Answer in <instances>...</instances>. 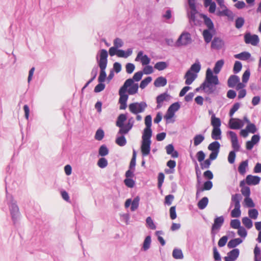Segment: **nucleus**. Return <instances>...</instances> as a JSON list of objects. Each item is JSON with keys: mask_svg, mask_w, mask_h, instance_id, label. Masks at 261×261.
<instances>
[{"mask_svg": "<svg viewBox=\"0 0 261 261\" xmlns=\"http://www.w3.org/2000/svg\"><path fill=\"white\" fill-rule=\"evenodd\" d=\"M146 226L152 230L156 229V225H155L153 220L150 217H148L146 219Z\"/></svg>", "mask_w": 261, "mask_h": 261, "instance_id": "ea45409f", "label": "nucleus"}, {"mask_svg": "<svg viewBox=\"0 0 261 261\" xmlns=\"http://www.w3.org/2000/svg\"><path fill=\"white\" fill-rule=\"evenodd\" d=\"M244 23V19L242 17L238 18L236 20V27L240 29L243 25Z\"/></svg>", "mask_w": 261, "mask_h": 261, "instance_id": "69168bd1", "label": "nucleus"}, {"mask_svg": "<svg viewBox=\"0 0 261 261\" xmlns=\"http://www.w3.org/2000/svg\"><path fill=\"white\" fill-rule=\"evenodd\" d=\"M211 124L213 126L212 138L214 140L221 139V130L220 126L221 121L220 119L216 117L215 115L213 114L211 117Z\"/></svg>", "mask_w": 261, "mask_h": 261, "instance_id": "f03ea898", "label": "nucleus"}, {"mask_svg": "<svg viewBox=\"0 0 261 261\" xmlns=\"http://www.w3.org/2000/svg\"><path fill=\"white\" fill-rule=\"evenodd\" d=\"M142 76L143 72L142 71H138L134 74L133 78L131 79L133 80V83H134V81L139 82L142 79Z\"/></svg>", "mask_w": 261, "mask_h": 261, "instance_id": "4d7b16f0", "label": "nucleus"}, {"mask_svg": "<svg viewBox=\"0 0 261 261\" xmlns=\"http://www.w3.org/2000/svg\"><path fill=\"white\" fill-rule=\"evenodd\" d=\"M140 198L139 196H136L133 201H132L131 211H134L137 210L139 206Z\"/></svg>", "mask_w": 261, "mask_h": 261, "instance_id": "79ce46f5", "label": "nucleus"}, {"mask_svg": "<svg viewBox=\"0 0 261 261\" xmlns=\"http://www.w3.org/2000/svg\"><path fill=\"white\" fill-rule=\"evenodd\" d=\"M167 80L163 76L158 77L154 82V85L156 87H164L166 85Z\"/></svg>", "mask_w": 261, "mask_h": 261, "instance_id": "a878e982", "label": "nucleus"}, {"mask_svg": "<svg viewBox=\"0 0 261 261\" xmlns=\"http://www.w3.org/2000/svg\"><path fill=\"white\" fill-rule=\"evenodd\" d=\"M204 5L205 7L210 6L208 11L210 13H213L215 12L216 5L212 0H204Z\"/></svg>", "mask_w": 261, "mask_h": 261, "instance_id": "bb28decb", "label": "nucleus"}, {"mask_svg": "<svg viewBox=\"0 0 261 261\" xmlns=\"http://www.w3.org/2000/svg\"><path fill=\"white\" fill-rule=\"evenodd\" d=\"M201 69V65L199 62H195L194 64H192L190 68L188 70L190 72L195 73L196 75H197L198 73L200 71Z\"/></svg>", "mask_w": 261, "mask_h": 261, "instance_id": "c756f323", "label": "nucleus"}, {"mask_svg": "<svg viewBox=\"0 0 261 261\" xmlns=\"http://www.w3.org/2000/svg\"><path fill=\"white\" fill-rule=\"evenodd\" d=\"M204 136L201 134L196 135L193 138L194 145L198 146L204 140Z\"/></svg>", "mask_w": 261, "mask_h": 261, "instance_id": "e433bc0d", "label": "nucleus"}, {"mask_svg": "<svg viewBox=\"0 0 261 261\" xmlns=\"http://www.w3.org/2000/svg\"><path fill=\"white\" fill-rule=\"evenodd\" d=\"M191 42V35L188 32H183L175 42V46L176 47L186 46L190 44Z\"/></svg>", "mask_w": 261, "mask_h": 261, "instance_id": "423d86ee", "label": "nucleus"}, {"mask_svg": "<svg viewBox=\"0 0 261 261\" xmlns=\"http://www.w3.org/2000/svg\"><path fill=\"white\" fill-rule=\"evenodd\" d=\"M205 81L213 83L214 85H218L219 83L218 76L213 74L212 70L210 68L206 70Z\"/></svg>", "mask_w": 261, "mask_h": 261, "instance_id": "9d476101", "label": "nucleus"}, {"mask_svg": "<svg viewBox=\"0 0 261 261\" xmlns=\"http://www.w3.org/2000/svg\"><path fill=\"white\" fill-rule=\"evenodd\" d=\"M197 77V75H196L195 73H192L188 70L184 76L185 84L188 85H191Z\"/></svg>", "mask_w": 261, "mask_h": 261, "instance_id": "5701e85b", "label": "nucleus"}, {"mask_svg": "<svg viewBox=\"0 0 261 261\" xmlns=\"http://www.w3.org/2000/svg\"><path fill=\"white\" fill-rule=\"evenodd\" d=\"M213 85V83L204 81L201 85V87L205 93L209 94L213 93L215 90V88Z\"/></svg>", "mask_w": 261, "mask_h": 261, "instance_id": "4be33fe9", "label": "nucleus"}, {"mask_svg": "<svg viewBox=\"0 0 261 261\" xmlns=\"http://www.w3.org/2000/svg\"><path fill=\"white\" fill-rule=\"evenodd\" d=\"M133 54L132 48H127L126 50L118 49L115 51L114 56L116 55L119 58H127Z\"/></svg>", "mask_w": 261, "mask_h": 261, "instance_id": "f3484780", "label": "nucleus"}, {"mask_svg": "<svg viewBox=\"0 0 261 261\" xmlns=\"http://www.w3.org/2000/svg\"><path fill=\"white\" fill-rule=\"evenodd\" d=\"M250 57V54L247 52L242 53L241 54H237L234 55V57L236 59H239L241 60H247Z\"/></svg>", "mask_w": 261, "mask_h": 261, "instance_id": "c03bdc74", "label": "nucleus"}, {"mask_svg": "<svg viewBox=\"0 0 261 261\" xmlns=\"http://www.w3.org/2000/svg\"><path fill=\"white\" fill-rule=\"evenodd\" d=\"M230 226L234 229H238L240 227L241 222L238 219L231 220L230 223Z\"/></svg>", "mask_w": 261, "mask_h": 261, "instance_id": "603ef678", "label": "nucleus"}, {"mask_svg": "<svg viewBox=\"0 0 261 261\" xmlns=\"http://www.w3.org/2000/svg\"><path fill=\"white\" fill-rule=\"evenodd\" d=\"M247 130L249 133H254L256 131V128L255 125L251 123H249L246 126Z\"/></svg>", "mask_w": 261, "mask_h": 261, "instance_id": "0e129e2a", "label": "nucleus"}, {"mask_svg": "<svg viewBox=\"0 0 261 261\" xmlns=\"http://www.w3.org/2000/svg\"><path fill=\"white\" fill-rule=\"evenodd\" d=\"M129 81V85L127 86V88H128L127 90L128 93L130 95H134L137 93L138 90V84L133 83V80L131 79H128L124 83H126L127 81Z\"/></svg>", "mask_w": 261, "mask_h": 261, "instance_id": "dca6fc26", "label": "nucleus"}, {"mask_svg": "<svg viewBox=\"0 0 261 261\" xmlns=\"http://www.w3.org/2000/svg\"><path fill=\"white\" fill-rule=\"evenodd\" d=\"M190 21L193 22L195 25H200L201 19H203V14L199 13L197 10L194 11H189L188 13Z\"/></svg>", "mask_w": 261, "mask_h": 261, "instance_id": "0eeeda50", "label": "nucleus"}, {"mask_svg": "<svg viewBox=\"0 0 261 261\" xmlns=\"http://www.w3.org/2000/svg\"><path fill=\"white\" fill-rule=\"evenodd\" d=\"M225 43L223 39L219 37H215L212 41L211 48L216 49L220 50L224 46Z\"/></svg>", "mask_w": 261, "mask_h": 261, "instance_id": "2eb2a0df", "label": "nucleus"}, {"mask_svg": "<svg viewBox=\"0 0 261 261\" xmlns=\"http://www.w3.org/2000/svg\"><path fill=\"white\" fill-rule=\"evenodd\" d=\"M238 229V234L241 237L245 238L247 236V231L243 227L241 226Z\"/></svg>", "mask_w": 261, "mask_h": 261, "instance_id": "13d9d810", "label": "nucleus"}, {"mask_svg": "<svg viewBox=\"0 0 261 261\" xmlns=\"http://www.w3.org/2000/svg\"><path fill=\"white\" fill-rule=\"evenodd\" d=\"M10 211L12 218L14 221L17 220L19 217V208L15 203H12L10 205Z\"/></svg>", "mask_w": 261, "mask_h": 261, "instance_id": "6ab92c4d", "label": "nucleus"}, {"mask_svg": "<svg viewBox=\"0 0 261 261\" xmlns=\"http://www.w3.org/2000/svg\"><path fill=\"white\" fill-rule=\"evenodd\" d=\"M240 251L238 249H234L230 251L227 254V256L225 257V261H234L238 257Z\"/></svg>", "mask_w": 261, "mask_h": 261, "instance_id": "412c9836", "label": "nucleus"}, {"mask_svg": "<svg viewBox=\"0 0 261 261\" xmlns=\"http://www.w3.org/2000/svg\"><path fill=\"white\" fill-rule=\"evenodd\" d=\"M247 166L248 162L247 161L242 162L238 168L239 172L242 174H244L246 172V168Z\"/></svg>", "mask_w": 261, "mask_h": 261, "instance_id": "de8ad7c7", "label": "nucleus"}, {"mask_svg": "<svg viewBox=\"0 0 261 261\" xmlns=\"http://www.w3.org/2000/svg\"><path fill=\"white\" fill-rule=\"evenodd\" d=\"M242 67V66L241 63L239 61H236L234 65L233 71L235 73H238L241 71Z\"/></svg>", "mask_w": 261, "mask_h": 261, "instance_id": "774afa93", "label": "nucleus"}, {"mask_svg": "<svg viewBox=\"0 0 261 261\" xmlns=\"http://www.w3.org/2000/svg\"><path fill=\"white\" fill-rule=\"evenodd\" d=\"M243 224L248 229H250L253 226L252 221L249 218L245 217L242 219Z\"/></svg>", "mask_w": 261, "mask_h": 261, "instance_id": "58836bf2", "label": "nucleus"}, {"mask_svg": "<svg viewBox=\"0 0 261 261\" xmlns=\"http://www.w3.org/2000/svg\"><path fill=\"white\" fill-rule=\"evenodd\" d=\"M220 145V143L217 141H215L211 143L208 146V149L212 151H219Z\"/></svg>", "mask_w": 261, "mask_h": 261, "instance_id": "473e14b6", "label": "nucleus"}, {"mask_svg": "<svg viewBox=\"0 0 261 261\" xmlns=\"http://www.w3.org/2000/svg\"><path fill=\"white\" fill-rule=\"evenodd\" d=\"M248 215L250 218L256 219L258 215V213L255 208L250 209L248 211Z\"/></svg>", "mask_w": 261, "mask_h": 261, "instance_id": "09e8293b", "label": "nucleus"}, {"mask_svg": "<svg viewBox=\"0 0 261 261\" xmlns=\"http://www.w3.org/2000/svg\"><path fill=\"white\" fill-rule=\"evenodd\" d=\"M106 69H100V74L98 77V81L100 83L105 82L106 78Z\"/></svg>", "mask_w": 261, "mask_h": 261, "instance_id": "bf43d9fd", "label": "nucleus"}, {"mask_svg": "<svg viewBox=\"0 0 261 261\" xmlns=\"http://www.w3.org/2000/svg\"><path fill=\"white\" fill-rule=\"evenodd\" d=\"M135 61H140L142 65L144 66L149 64L150 59L146 55H144L142 51H140L135 58Z\"/></svg>", "mask_w": 261, "mask_h": 261, "instance_id": "9b49d317", "label": "nucleus"}, {"mask_svg": "<svg viewBox=\"0 0 261 261\" xmlns=\"http://www.w3.org/2000/svg\"><path fill=\"white\" fill-rule=\"evenodd\" d=\"M129 112L133 114H138L145 111L147 107V105L145 101L134 102L128 105Z\"/></svg>", "mask_w": 261, "mask_h": 261, "instance_id": "7ed1b4c3", "label": "nucleus"}, {"mask_svg": "<svg viewBox=\"0 0 261 261\" xmlns=\"http://www.w3.org/2000/svg\"><path fill=\"white\" fill-rule=\"evenodd\" d=\"M126 119V116L123 114L119 115L118 117L116 124L120 128L118 132L120 134H127L134 125V119L133 117L129 118L126 124L124 125L123 123Z\"/></svg>", "mask_w": 261, "mask_h": 261, "instance_id": "f257e3e1", "label": "nucleus"}, {"mask_svg": "<svg viewBox=\"0 0 261 261\" xmlns=\"http://www.w3.org/2000/svg\"><path fill=\"white\" fill-rule=\"evenodd\" d=\"M166 152L173 158H177L178 156V152L174 150V147L172 144H169L166 147Z\"/></svg>", "mask_w": 261, "mask_h": 261, "instance_id": "cd10ccee", "label": "nucleus"}, {"mask_svg": "<svg viewBox=\"0 0 261 261\" xmlns=\"http://www.w3.org/2000/svg\"><path fill=\"white\" fill-rule=\"evenodd\" d=\"M244 203L245 205L248 207H253L255 206L253 200L249 197L245 198Z\"/></svg>", "mask_w": 261, "mask_h": 261, "instance_id": "5fc2aeb1", "label": "nucleus"}, {"mask_svg": "<svg viewBox=\"0 0 261 261\" xmlns=\"http://www.w3.org/2000/svg\"><path fill=\"white\" fill-rule=\"evenodd\" d=\"M152 135L143 134L141 150L143 155L146 156L149 154L150 151V138Z\"/></svg>", "mask_w": 261, "mask_h": 261, "instance_id": "39448f33", "label": "nucleus"}, {"mask_svg": "<svg viewBox=\"0 0 261 261\" xmlns=\"http://www.w3.org/2000/svg\"><path fill=\"white\" fill-rule=\"evenodd\" d=\"M170 96L166 93H164L159 95L156 98V102L158 103L157 108H160L161 107V103L164 101L169 100Z\"/></svg>", "mask_w": 261, "mask_h": 261, "instance_id": "393cba45", "label": "nucleus"}, {"mask_svg": "<svg viewBox=\"0 0 261 261\" xmlns=\"http://www.w3.org/2000/svg\"><path fill=\"white\" fill-rule=\"evenodd\" d=\"M246 182L248 185H256L260 181V177L257 176L249 175L246 177Z\"/></svg>", "mask_w": 261, "mask_h": 261, "instance_id": "b1692460", "label": "nucleus"}, {"mask_svg": "<svg viewBox=\"0 0 261 261\" xmlns=\"http://www.w3.org/2000/svg\"><path fill=\"white\" fill-rule=\"evenodd\" d=\"M224 222L223 216L217 217L214 220V223L212 227V233L215 234L220 228Z\"/></svg>", "mask_w": 261, "mask_h": 261, "instance_id": "4468645a", "label": "nucleus"}, {"mask_svg": "<svg viewBox=\"0 0 261 261\" xmlns=\"http://www.w3.org/2000/svg\"><path fill=\"white\" fill-rule=\"evenodd\" d=\"M124 182L126 186L128 188H133L135 186V181L132 178H126L124 180Z\"/></svg>", "mask_w": 261, "mask_h": 261, "instance_id": "680f3d73", "label": "nucleus"}, {"mask_svg": "<svg viewBox=\"0 0 261 261\" xmlns=\"http://www.w3.org/2000/svg\"><path fill=\"white\" fill-rule=\"evenodd\" d=\"M113 45L114 46L111 47L109 50V55L111 57L114 56L115 51L118 50V48H121L123 46L124 42L121 39L116 38L113 41Z\"/></svg>", "mask_w": 261, "mask_h": 261, "instance_id": "6e6552de", "label": "nucleus"}, {"mask_svg": "<svg viewBox=\"0 0 261 261\" xmlns=\"http://www.w3.org/2000/svg\"><path fill=\"white\" fill-rule=\"evenodd\" d=\"M241 206H234V208L231 212V216L232 218L240 217L241 215Z\"/></svg>", "mask_w": 261, "mask_h": 261, "instance_id": "4c0bfd02", "label": "nucleus"}, {"mask_svg": "<svg viewBox=\"0 0 261 261\" xmlns=\"http://www.w3.org/2000/svg\"><path fill=\"white\" fill-rule=\"evenodd\" d=\"M203 19L205 24L207 28V29L215 30L213 22L210 18L207 17L206 15H204L203 17Z\"/></svg>", "mask_w": 261, "mask_h": 261, "instance_id": "7c9ffc66", "label": "nucleus"}, {"mask_svg": "<svg viewBox=\"0 0 261 261\" xmlns=\"http://www.w3.org/2000/svg\"><path fill=\"white\" fill-rule=\"evenodd\" d=\"M219 6L221 10L217 12V15L218 16H226L230 18H233V13L227 8L224 3L219 4Z\"/></svg>", "mask_w": 261, "mask_h": 261, "instance_id": "1a4fd4ad", "label": "nucleus"}, {"mask_svg": "<svg viewBox=\"0 0 261 261\" xmlns=\"http://www.w3.org/2000/svg\"><path fill=\"white\" fill-rule=\"evenodd\" d=\"M208 202V198L207 197L202 198L198 203V207L201 209H204L207 205Z\"/></svg>", "mask_w": 261, "mask_h": 261, "instance_id": "a19ab883", "label": "nucleus"}, {"mask_svg": "<svg viewBox=\"0 0 261 261\" xmlns=\"http://www.w3.org/2000/svg\"><path fill=\"white\" fill-rule=\"evenodd\" d=\"M180 108V105L178 102H175L173 104H172L168 108V110H169L170 112H173V113H175L176 112H177L179 109Z\"/></svg>", "mask_w": 261, "mask_h": 261, "instance_id": "864d4df0", "label": "nucleus"}, {"mask_svg": "<svg viewBox=\"0 0 261 261\" xmlns=\"http://www.w3.org/2000/svg\"><path fill=\"white\" fill-rule=\"evenodd\" d=\"M116 143L120 146H124L126 144V141L125 137L123 136L118 137L116 140Z\"/></svg>", "mask_w": 261, "mask_h": 261, "instance_id": "8fccbe9b", "label": "nucleus"}, {"mask_svg": "<svg viewBox=\"0 0 261 261\" xmlns=\"http://www.w3.org/2000/svg\"><path fill=\"white\" fill-rule=\"evenodd\" d=\"M153 72V68L151 66L147 65L143 69V73L145 74H149Z\"/></svg>", "mask_w": 261, "mask_h": 261, "instance_id": "e2e57ef3", "label": "nucleus"}, {"mask_svg": "<svg viewBox=\"0 0 261 261\" xmlns=\"http://www.w3.org/2000/svg\"><path fill=\"white\" fill-rule=\"evenodd\" d=\"M152 124V118L150 115H147L145 118V128L144 129L143 134L152 135L151 129Z\"/></svg>", "mask_w": 261, "mask_h": 261, "instance_id": "a211bd4d", "label": "nucleus"}, {"mask_svg": "<svg viewBox=\"0 0 261 261\" xmlns=\"http://www.w3.org/2000/svg\"><path fill=\"white\" fill-rule=\"evenodd\" d=\"M242 242V240L240 238L234 239L230 240L227 246L229 248H232L239 245Z\"/></svg>", "mask_w": 261, "mask_h": 261, "instance_id": "c9c22d12", "label": "nucleus"}, {"mask_svg": "<svg viewBox=\"0 0 261 261\" xmlns=\"http://www.w3.org/2000/svg\"><path fill=\"white\" fill-rule=\"evenodd\" d=\"M228 124L230 128L238 129L244 126V122L241 119L231 118L229 120Z\"/></svg>", "mask_w": 261, "mask_h": 261, "instance_id": "f8f14e48", "label": "nucleus"}, {"mask_svg": "<svg viewBox=\"0 0 261 261\" xmlns=\"http://www.w3.org/2000/svg\"><path fill=\"white\" fill-rule=\"evenodd\" d=\"M224 62L223 60H220L216 63L215 67L214 68V72H215V73L218 74L219 73L221 68L224 65Z\"/></svg>", "mask_w": 261, "mask_h": 261, "instance_id": "2f4dec72", "label": "nucleus"}, {"mask_svg": "<svg viewBox=\"0 0 261 261\" xmlns=\"http://www.w3.org/2000/svg\"><path fill=\"white\" fill-rule=\"evenodd\" d=\"M175 114L172 112H170L169 110H167L166 114L164 116V118L166 120V123H170L173 122L174 120L173 119V118L174 117Z\"/></svg>", "mask_w": 261, "mask_h": 261, "instance_id": "f704fd0d", "label": "nucleus"}, {"mask_svg": "<svg viewBox=\"0 0 261 261\" xmlns=\"http://www.w3.org/2000/svg\"><path fill=\"white\" fill-rule=\"evenodd\" d=\"M127 81L126 83H124L123 86L120 89L119 94L120 98L119 99V102L120 104L119 109L120 110H125L127 107L126 102L128 99V96L125 93L127 90V86L129 85V82Z\"/></svg>", "mask_w": 261, "mask_h": 261, "instance_id": "20e7f679", "label": "nucleus"}, {"mask_svg": "<svg viewBox=\"0 0 261 261\" xmlns=\"http://www.w3.org/2000/svg\"><path fill=\"white\" fill-rule=\"evenodd\" d=\"M97 165L101 168H104L107 166L108 161L105 158H101L98 161Z\"/></svg>", "mask_w": 261, "mask_h": 261, "instance_id": "3c124183", "label": "nucleus"}, {"mask_svg": "<svg viewBox=\"0 0 261 261\" xmlns=\"http://www.w3.org/2000/svg\"><path fill=\"white\" fill-rule=\"evenodd\" d=\"M240 82L239 77L237 75H231L228 80V86L229 87H234Z\"/></svg>", "mask_w": 261, "mask_h": 261, "instance_id": "c85d7f7f", "label": "nucleus"}, {"mask_svg": "<svg viewBox=\"0 0 261 261\" xmlns=\"http://www.w3.org/2000/svg\"><path fill=\"white\" fill-rule=\"evenodd\" d=\"M215 34V30H204L202 33V35L205 42L207 43H210Z\"/></svg>", "mask_w": 261, "mask_h": 261, "instance_id": "aec40b11", "label": "nucleus"}, {"mask_svg": "<svg viewBox=\"0 0 261 261\" xmlns=\"http://www.w3.org/2000/svg\"><path fill=\"white\" fill-rule=\"evenodd\" d=\"M104 136V132L101 129H98L95 136V139L97 140H101Z\"/></svg>", "mask_w": 261, "mask_h": 261, "instance_id": "338daca9", "label": "nucleus"}, {"mask_svg": "<svg viewBox=\"0 0 261 261\" xmlns=\"http://www.w3.org/2000/svg\"><path fill=\"white\" fill-rule=\"evenodd\" d=\"M167 67V64L165 62H159L154 65V68L159 70H163Z\"/></svg>", "mask_w": 261, "mask_h": 261, "instance_id": "37998d69", "label": "nucleus"}, {"mask_svg": "<svg viewBox=\"0 0 261 261\" xmlns=\"http://www.w3.org/2000/svg\"><path fill=\"white\" fill-rule=\"evenodd\" d=\"M126 72L130 74L132 73L135 69V66L132 63H127L125 66Z\"/></svg>", "mask_w": 261, "mask_h": 261, "instance_id": "052dcab7", "label": "nucleus"}, {"mask_svg": "<svg viewBox=\"0 0 261 261\" xmlns=\"http://www.w3.org/2000/svg\"><path fill=\"white\" fill-rule=\"evenodd\" d=\"M240 195L239 194H235L232 196L231 200L234 203V206H241L240 205Z\"/></svg>", "mask_w": 261, "mask_h": 261, "instance_id": "6e6d98bb", "label": "nucleus"}, {"mask_svg": "<svg viewBox=\"0 0 261 261\" xmlns=\"http://www.w3.org/2000/svg\"><path fill=\"white\" fill-rule=\"evenodd\" d=\"M173 256L176 259H182L184 257V255L182 251L180 249H174L172 253Z\"/></svg>", "mask_w": 261, "mask_h": 261, "instance_id": "a18cd8bd", "label": "nucleus"}, {"mask_svg": "<svg viewBox=\"0 0 261 261\" xmlns=\"http://www.w3.org/2000/svg\"><path fill=\"white\" fill-rule=\"evenodd\" d=\"M151 242V239L150 236H147L144 241L142 246V249L144 251H146L148 249H149V248L150 247Z\"/></svg>", "mask_w": 261, "mask_h": 261, "instance_id": "72a5a7b5", "label": "nucleus"}, {"mask_svg": "<svg viewBox=\"0 0 261 261\" xmlns=\"http://www.w3.org/2000/svg\"><path fill=\"white\" fill-rule=\"evenodd\" d=\"M245 41L247 44H251L252 45H256L259 42V38L256 35H251L247 33L244 36Z\"/></svg>", "mask_w": 261, "mask_h": 261, "instance_id": "ddd939ff", "label": "nucleus"}, {"mask_svg": "<svg viewBox=\"0 0 261 261\" xmlns=\"http://www.w3.org/2000/svg\"><path fill=\"white\" fill-rule=\"evenodd\" d=\"M152 81V78L150 76H148L143 80H142L140 84V87L143 89L147 85L150 83Z\"/></svg>", "mask_w": 261, "mask_h": 261, "instance_id": "49530a36", "label": "nucleus"}]
</instances>
